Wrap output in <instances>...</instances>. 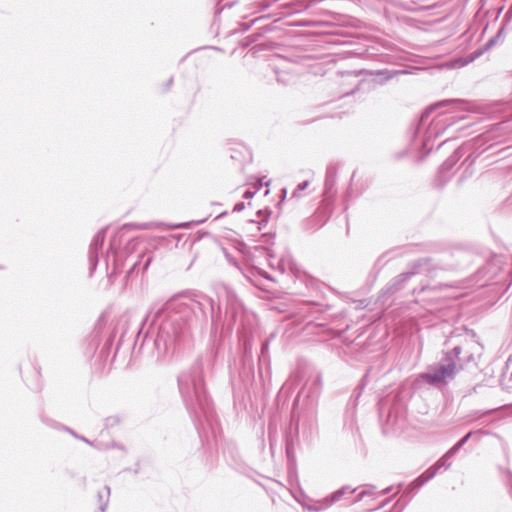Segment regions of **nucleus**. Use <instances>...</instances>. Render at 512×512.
I'll return each instance as SVG.
<instances>
[{"label":"nucleus","mask_w":512,"mask_h":512,"mask_svg":"<svg viewBox=\"0 0 512 512\" xmlns=\"http://www.w3.org/2000/svg\"><path fill=\"white\" fill-rule=\"evenodd\" d=\"M455 368V364L449 362L433 372L426 373L424 377L431 383L444 382L453 375Z\"/></svg>","instance_id":"1"},{"label":"nucleus","mask_w":512,"mask_h":512,"mask_svg":"<svg viewBox=\"0 0 512 512\" xmlns=\"http://www.w3.org/2000/svg\"><path fill=\"white\" fill-rule=\"evenodd\" d=\"M308 185V182H303L298 185L297 189L295 190V194H298L300 191L304 190Z\"/></svg>","instance_id":"2"},{"label":"nucleus","mask_w":512,"mask_h":512,"mask_svg":"<svg viewBox=\"0 0 512 512\" xmlns=\"http://www.w3.org/2000/svg\"><path fill=\"white\" fill-rule=\"evenodd\" d=\"M245 197L246 198H251V197H253V193L250 192V191H247V192H245Z\"/></svg>","instance_id":"3"},{"label":"nucleus","mask_w":512,"mask_h":512,"mask_svg":"<svg viewBox=\"0 0 512 512\" xmlns=\"http://www.w3.org/2000/svg\"><path fill=\"white\" fill-rule=\"evenodd\" d=\"M454 353H455V356H458V355H459V353H460V350H459L458 348H455V349H454Z\"/></svg>","instance_id":"4"},{"label":"nucleus","mask_w":512,"mask_h":512,"mask_svg":"<svg viewBox=\"0 0 512 512\" xmlns=\"http://www.w3.org/2000/svg\"><path fill=\"white\" fill-rule=\"evenodd\" d=\"M242 207H243L242 205H236V208L239 210L242 209Z\"/></svg>","instance_id":"5"}]
</instances>
